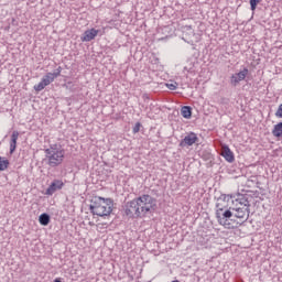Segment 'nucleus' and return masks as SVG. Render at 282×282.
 <instances>
[{
    "label": "nucleus",
    "mask_w": 282,
    "mask_h": 282,
    "mask_svg": "<svg viewBox=\"0 0 282 282\" xmlns=\"http://www.w3.org/2000/svg\"><path fill=\"white\" fill-rule=\"evenodd\" d=\"M156 200L149 194H143L126 204L127 217H147L155 210Z\"/></svg>",
    "instance_id": "1"
},
{
    "label": "nucleus",
    "mask_w": 282,
    "mask_h": 282,
    "mask_svg": "<svg viewBox=\"0 0 282 282\" xmlns=\"http://www.w3.org/2000/svg\"><path fill=\"white\" fill-rule=\"evenodd\" d=\"M197 140H199V138H197V134L195 132H189L181 141L180 147H193V144H195Z\"/></svg>",
    "instance_id": "6"
},
{
    "label": "nucleus",
    "mask_w": 282,
    "mask_h": 282,
    "mask_svg": "<svg viewBox=\"0 0 282 282\" xmlns=\"http://www.w3.org/2000/svg\"><path fill=\"white\" fill-rule=\"evenodd\" d=\"M235 210V217L237 219H246L248 220V217H250V209L245 207H237Z\"/></svg>",
    "instance_id": "9"
},
{
    "label": "nucleus",
    "mask_w": 282,
    "mask_h": 282,
    "mask_svg": "<svg viewBox=\"0 0 282 282\" xmlns=\"http://www.w3.org/2000/svg\"><path fill=\"white\" fill-rule=\"evenodd\" d=\"M236 202H238L240 204V208H247L250 209V202L248 200V198H246V196H241L240 198H237Z\"/></svg>",
    "instance_id": "14"
},
{
    "label": "nucleus",
    "mask_w": 282,
    "mask_h": 282,
    "mask_svg": "<svg viewBox=\"0 0 282 282\" xmlns=\"http://www.w3.org/2000/svg\"><path fill=\"white\" fill-rule=\"evenodd\" d=\"M246 76H248V68H243L239 73L234 74L230 77V85H232V87H237L241 80H246Z\"/></svg>",
    "instance_id": "5"
},
{
    "label": "nucleus",
    "mask_w": 282,
    "mask_h": 282,
    "mask_svg": "<svg viewBox=\"0 0 282 282\" xmlns=\"http://www.w3.org/2000/svg\"><path fill=\"white\" fill-rule=\"evenodd\" d=\"M45 153L48 160V166L54 167L63 164V160L65 158V152L63 150L47 149Z\"/></svg>",
    "instance_id": "4"
},
{
    "label": "nucleus",
    "mask_w": 282,
    "mask_h": 282,
    "mask_svg": "<svg viewBox=\"0 0 282 282\" xmlns=\"http://www.w3.org/2000/svg\"><path fill=\"white\" fill-rule=\"evenodd\" d=\"M65 186V183L61 180H54L51 185L47 187L45 195H53L56 191H61Z\"/></svg>",
    "instance_id": "7"
},
{
    "label": "nucleus",
    "mask_w": 282,
    "mask_h": 282,
    "mask_svg": "<svg viewBox=\"0 0 282 282\" xmlns=\"http://www.w3.org/2000/svg\"><path fill=\"white\" fill-rule=\"evenodd\" d=\"M47 86L44 80H41L37 85L34 86L35 91H43Z\"/></svg>",
    "instance_id": "18"
},
{
    "label": "nucleus",
    "mask_w": 282,
    "mask_h": 282,
    "mask_svg": "<svg viewBox=\"0 0 282 282\" xmlns=\"http://www.w3.org/2000/svg\"><path fill=\"white\" fill-rule=\"evenodd\" d=\"M220 155L225 158L227 162H235V153L230 151V148L228 145H221Z\"/></svg>",
    "instance_id": "8"
},
{
    "label": "nucleus",
    "mask_w": 282,
    "mask_h": 282,
    "mask_svg": "<svg viewBox=\"0 0 282 282\" xmlns=\"http://www.w3.org/2000/svg\"><path fill=\"white\" fill-rule=\"evenodd\" d=\"M167 87H169L172 91H175V89H177V86H175V84H167Z\"/></svg>",
    "instance_id": "22"
},
{
    "label": "nucleus",
    "mask_w": 282,
    "mask_h": 282,
    "mask_svg": "<svg viewBox=\"0 0 282 282\" xmlns=\"http://www.w3.org/2000/svg\"><path fill=\"white\" fill-rule=\"evenodd\" d=\"M272 135L274 138H282V121L273 127Z\"/></svg>",
    "instance_id": "13"
},
{
    "label": "nucleus",
    "mask_w": 282,
    "mask_h": 282,
    "mask_svg": "<svg viewBox=\"0 0 282 282\" xmlns=\"http://www.w3.org/2000/svg\"><path fill=\"white\" fill-rule=\"evenodd\" d=\"M99 32L100 31L96 30V29L87 30V31H85L84 36L82 37V41H85V42L94 41V39H96V36H98Z\"/></svg>",
    "instance_id": "10"
},
{
    "label": "nucleus",
    "mask_w": 282,
    "mask_h": 282,
    "mask_svg": "<svg viewBox=\"0 0 282 282\" xmlns=\"http://www.w3.org/2000/svg\"><path fill=\"white\" fill-rule=\"evenodd\" d=\"M56 78L54 77V75L52 73H47L42 80L44 82V85H52V83H54Z\"/></svg>",
    "instance_id": "15"
},
{
    "label": "nucleus",
    "mask_w": 282,
    "mask_h": 282,
    "mask_svg": "<svg viewBox=\"0 0 282 282\" xmlns=\"http://www.w3.org/2000/svg\"><path fill=\"white\" fill-rule=\"evenodd\" d=\"M61 72H63V67L58 66V68L52 73L53 78H58V76H61Z\"/></svg>",
    "instance_id": "20"
},
{
    "label": "nucleus",
    "mask_w": 282,
    "mask_h": 282,
    "mask_svg": "<svg viewBox=\"0 0 282 282\" xmlns=\"http://www.w3.org/2000/svg\"><path fill=\"white\" fill-rule=\"evenodd\" d=\"M39 221L41 226H48L50 225V215L48 214H42L40 215Z\"/></svg>",
    "instance_id": "16"
},
{
    "label": "nucleus",
    "mask_w": 282,
    "mask_h": 282,
    "mask_svg": "<svg viewBox=\"0 0 282 282\" xmlns=\"http://www.w3.org/2000/svg\"><path fill=\"white\" fill-rule=\"evenodd\" d=\"M53 282H63V281H61V278H56Z\"/></svg>",
    "instance_id": "23"
},
{
    "label": "nucleus",
    "mask_w": 282,
    "mask_h": 282,
    "mask_svg": "<svg viewBox=\"0 0 282 282\" xmlns=\"http://www.w3.org/2000/svg\"><path fill=\"white\" fill-rule=\"evenodd\" d=\"M261 1L262 0H250L249 1L252 12H254V10H257V6H259V3H261Z\"/></svg>",
    "instance_id": "19"
},
{
    "label": "nucleus",
    "mask_w": 282,
    "mask_h": 282,
    "mask_svg": "<svg viewBox=\"0 0 282 282\" xmlns=\"http://www.w3.org/2000/svg\"><path fill=\"white\" fill-rule=\"evenodd\" d=\"M181 115L188 120L193 116V108L191 106L182 107Z\"/></svg>",
    "instance_id": "12"
},
{
    "label": "nucleus",
    "mask_w": 282,
    "mask_h": 282,
    "mask_svg": "<svg viewBox=\"0 0 282 282\" xmlns=\"http://www.w3.org/2000/svg\"><path fill=\"white\" fill-rule=\"evenodd\" d=\"M90 210L97 217H109L113 210V202L111 198L105 199L100 196H95L91 199Z\"/></svg>",
    "instance_id": "3"
},
{
    "label": "nucleus",
    "mask_w": 282,
    "mask_h": 282,
    "mask_svg": "<svg viewBox=\"0 0 282 282\" xmlns=\"http://www.w3.org/2000/svg\"><path fill=\"white\" fill-rule=\"evenodd\" d=\"M140 127H142V124L140 122H137L133 127V133H140Z\"/></svg>",
    "instance_id": "21"
},
{
    "label": "nucleus",
    "mask_w": 282,
    "mask_h": 282,
    "mask_svg": "<svg viewBox=\"0 0 282 282\" xmlns=\"http://www.w3.org/2000/svg\"><path fill=\"white\" fill-rule=\"evenodd\" d=\"M17 140H19V131H13L10 141V154L17 151Z\"/></svg>",
    "instance_id": "11"
},
{
    "label": "nucleus",
    "mask_w": 282,
    "mask_h": 282,
    "mask_svg": "<svg viewBox=\"0 0 282 282\" xmlns=\"http://www.w3.org/2000/svg\"><path fill=\"white\" fill-rule=\"evenodd\" d=\"M230 199H232V195L221 194L216 204V218L218 220V224H220V226H224L225 228H232V225L230 224V217H232V212H230V209L226 210V208H228V203L230 202Z\"/></svg>",
    "instance_id": "2"
},
{
    "label": "nucleus",
    "mask_w": 282,
    "mask_h": 282,
    "mask_svg": "<svg viewBox=\"0 0 282 282\" xmlns=\"http://www.w3.org/2000/svg\"><path fill=\"white\" fill-rule=\"evenodd\" d=\"M8 166H10V161L0 156V171H6V169H8Z\"/></svg>",
    "instance_id": "17"
}]
</instances>
